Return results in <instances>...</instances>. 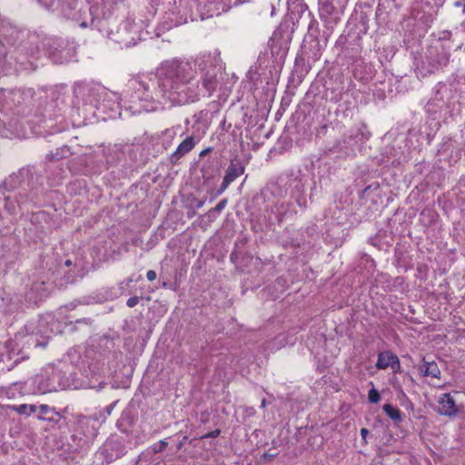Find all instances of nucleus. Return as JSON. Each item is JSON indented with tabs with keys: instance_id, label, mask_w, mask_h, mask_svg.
Listing matches in <instances>:
<instances>
[{
	"instance_id": "nucleus-4",
	"label": "nucleus",
	"mask_w": 465,
	"mask_h": 465,
	"mask_svg": "<svg viewBox=\"0 0 465 465\" xmlns=\"http://www.w3.org/2000/svg\"><path fill=\"white\" fill-rule=\"evenodd\" d=\"M243 173V168H237L233 163H232L228 169L226 170L225 176L223 178V183L219 190V193H223L228 185L233 182L238 176H240Z\"/></svg>"
},
{
	"instance_id": "nucleus-3",
	"label": "nucleus",
	"mask_w": 465,
	"mask_h": 465,
	"mask_svg": "<svg viewBox=\"0 0 465 465\" xmlns=\"http://www.w3.org/2000/svg\"><path fill=\"white\" fill-rule=\"evenodd\" d=\"M440 413L446 416H452L458 412L455 401L450 393H444L439 400Z\"/></svg>"
},
{
	"instance_id": "nucleus-17",
	"label": "nucleus",
	"mask_w": 465,
	"mask_h": 465,
	"mask_svg": "<svg viewBox=\"0 0 465 465\" xmlns=\"http://www.w3.org/2000/svg\"><path fill=\"white\" fill-rule=\"evenodd\" d=\"M261 406H262V408H265V406H266V400L265 399H263L262 401Z\"/></svg>"
},
{
	"instance_id": "nucleus-6",
	"label": "nucleus",
	"mask_w": 465,
	"mask_h": 465,
	"mask_svg": "<svg viewBox=\"0 0 465 465\" xmlns=\"http://www.w3.org/2000/svg\"><path fill=\"white\" fill-rule=\"evenodd\" d=\"M194 146V142L193 137L186 138L183 142L180 143L178 146L176 152L174 153L173 156L178 155H183L186 153L190 152Z\"/></svg>"
},
{
	"instance_id": "nucleus-5",
	"label": "nucleus",
	"mask_w": 465,
	"mask_h": 465,
	"mask_svg": "<svg viewBox=\"0 0 465 465\" xmlns=\"http://www.w3.org/2000/svg\"><path fill=\"white\" fill-rule=\"evenodd\" d=\"M419 371L423 376H430L432 378L440 379V370L435 361H422V363L419 366Z\"/></svg>"
},
{
	"instance_id": "nucleus-1",
	"label": "nucleus",
	"mask_w": 465,
	"mask_h": 465,
	"mask_svg": "<svg viewBox=\"0 0 465 465\" xmlns=\"http://www.w3.org/2000/svg\"><path fill=\"white\" fill-rule=\"evenodd\" d=\"M192 66L188 62L173 61L167 66V74L183 82H187L193 75L191 74Z\"/></svg>"
},
{
	"instance_id": "nucleus-7",
	"label": "nucleus",
	"mask_w": 465,
	"mask_h": 465,
	"mask_svg": "<svg viewBox=\"0 0 465 465\" xmlns=\"http://www.w3.org/2000/svg\"><path fill=\"white\" fill-rule=\"evenodd\" d=\"M384 412L394 421L400 422L401 420V414L398 408L391 404H385L382 407Z\"/></svg>"
},
{
	"instance_id": "nucleus-21",
	"label": "nucleus",
	"mask_w": 465,
	"mask_h": 465,
	"mask_svg": "<svg viewBox=\"0 0 465 465\" xmlns=\"http://www.w3.org/2000/svg\"><path fill=\"white\" fill-rule=\"evenodd\" d=\"M464 12H465V4H464Z\"/></svg>"
},
{
	"instance_id": "nucleus-12",
	"label": "nucleus",
	"mask_w": 465,
	"mask_h": 465,
	"mask_svg": "<svg viewBox=\"0 0 465 465\" xmlns=\"http://www.w3.org/2000/svg\"><path fill=\"white\" fill-rule=\"evenodd\" d=\"M227 200L223 199L214 208L213 211L215 212H221L226 205Z\"/></svg>"
},
{
	"instance_id": "nucleus-9",
	"label": "nucleus",
	"mask_w": 465,
	"mask_h": 465,
	"mask_svg": "<svg viewBox=\"0 0 465 465\" xmlns=\"http://www.w3.org/2000/svg\"><path fill=\"white\" fill-rule=\"evenodd\" d=\"M368 399L371 403H377L381 400L379 391L375 389L369 391Z\"/></svg>"
},
{
	"instance_id": "nucleus-19",
	"label": "nucleus",
	"mask_w": 465,
	"mask_h": 465,
	"mask_svg": "<svg viewBox=\"0 0 465 465\" xmlns=\"http://www.w3.org/2000/svg\"><path fill=\"white\" fill-rule=\"evenodd\" d=\"M183 441H182V442H180V443L178 444L177 448H178V449H181V448H182V446H183Z\"/></svg>"
},
{
	"instance_id": "nucleus-11",
	"label": "nucleus",
	"mask_w": 465,
	"mask_h": 465,
	"mask_svg": "<svg viewBox=\"0 0 465 465\" xmlns=\"http://www.w3.org/2000/svg\"><path fill=\"white\" fill-rule=\"evenodd\" d=\"M139 302V297L134 296L127 300L126 304L128 307H134Z\"/></svg>"
},
{
	"instance_id": "nucleus-18",
	"label": "nucleus",
	"mask_w": 465,
	"mask_h": 465,
	"mask_svg": "<svg viewBox=\"0 0 465 465\" xmlns=\"http://www.w3.org/2000/svg\"><path fill=\"white\" fill-rule=\"evenodd\" d=\"M65 265H67V266L71 265V261H70V260H67V261L65 262Z\"/></svg>"
},
{
	"instance_id": "nucleus-20",
	"label": "nucleus",
	"mask_w": 465,
	"mask_h": 465,
	"mask_svg": "<svg viewBox=\"0 0 465 465\" xmlns=\"http://www.w3.org/2000/svg\"><path fill=\"white\" fill-rule=\"evenodd\" d=\"M41 408L43 409V411H45L47 407L45 405H42Z\"/></svg>"
},
{
	"instance_id": "nucleus-10",
	"label": "nucleus",
	"mask_w": 465,
	"mask_h": 465,
	"mask_svg": "<svg viewBox=\"0 0 465 465\" xmlns=\"http://www.w3.org/2000/svg\"><path fill=\"white\" fill-rule=\"evenodd\" d=\"M167 445H168L167 441L161 440L159 442V447L158 448L157 447L153 448V452L154 453L162 452L166 448Z\"/></svg>"
},
{
	"instance_id": "nucleus-15",
	"label": "nucleus",
	"mask_w": 465,
	"mask_h": 465,
	"mask_svg": "<svg viewBox=\"0 0 465 465\" xmlns=\"http://www.w3.org/2000/svg\"><path fill=\"white\" fill-rule=\"evenodd\" d=\"M220 434V430H215L208 434H206L205 438H215Z\"/></svg>"
},
{
	"instance_id": "nucleus-14",
	"label": "nucleus",
	"mask_w": 465,
	"mask_h": 465,
	"mask_svg": "<svg viewBox=\"0 0 465 465\" xmlns=\"http://www.w3.org/2000/svg\"><path fill=\"white\" fill-rule=\"evenodd\" d=\"M277 454H278V453H277L276 451H272V452H271V450H270L268 452H265V453L263 454V456H264V458H265L266 460H272V459H273L274 457H276V456H277Z\"/></svg>"
},
{
	"instance_id": "nucleus-13",
	"label": "nucleus",
	"mask_w": 465,
	"mask_h": 465,
	"mask_svg": "<svg viewBox=\"0 0 465 465\" xmlns=\"http://www.w3.org/2000/svg\"><path fill=\"white\" fill-rule=\"evenodd\" d=\"M146 277L149 281H154L156 279V272L153 270L147 272Z\"/></svg>"
},
{
	"instance_id": "nucleus-8",
	"label": "nucleus",
	"mask_w": 465,
	"mask_h": 465,
	"mask_svg": "<svg viewBox=\"0 0 465 465\" xmlns=\"http://www.w3.org/2000/svg\"><path fill=\"white\" fill-rule=\"evenodd\" d=\"M13 409L17 411L20 414H25L27 413V410H30V413H34L36 411V407L35 405H26L22 404L19 406L13 407Z\"/></svg>"
},
{
	"instance_id": "nucleus-16",
	"label": "nucleus",
	"mask_w": 465,
	"mask_h": 465,
	"mask_svg": "<svg viewBox=\"0 0 465 465\" xmlns=\"http://www.w3.org/2000/svg\"><path fill=\"white\" fill-rule=\"evenodd\" d=\"M368 434H369V430H368L367 429L362 428V429L361 430V437L363 438V440H365V439H366V437H367V435H368Z\"/></svg>"
},
{
	"instance_id": "nucleus-2",
	"label": "nucleus",
	"mask_w": 465,
	"mask_h": 465,
	"mask_svg": "<svg viewBox=\"0 0 465 465\" xmlns=\"http://www.w3.org/2000/svg\"><path fill=\"white\" fill-rule=\"evenodd\" d=\"M389 366H391V369L396 371L400 368V361L398 357L390 351L381 352L378 356L376 367L378 369L384 370Z\"/></svg>"
}]
</instances>
